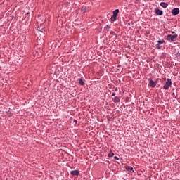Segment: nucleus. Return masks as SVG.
Returning <instances> with one entry per match:
<instances>
[{
    "mask_svg": "<svg viewBox=\"0 0 180 180\" xmlns=\"http://www.w3.org/2000/svg\"><path fill=\"white\" fill-rule=\"evenodd\" d=\"M172 85V81H171V79H167L163 89H165V91H168L169 88H171V86Z\"/></svg>",
    "mask_w": 180,
    "mask_h": 180,
    "instance_id": "1",
    "label": "nucleus"
},
{
    "mask_svg": "<svg viewBox=\"0 0 180 180\" xmlns=\"http://www.w3.org/2000/svg\"><path fill=\"white\" fill-rule=\"evenodd\" d=\"M112 15L110 18V20L111 22H115L117 18V15H119V9H115L113 12H112Z\"/></svg>",
    "mask_w": 180,
    "mask_h": 180,
    "instance_id": "2",
    "label": "nucleus"
},
{
    "mask_svg": "<svg viewBox=\"0 0 180 180\" xmlns=\"http://www.w3.org/2000/svg\"><path fill=\"white\" fill-rule=\"evenodd\" d=\"M178 37V34H174L173 35L172 34H168L167 36V40H169V41H175V39H176Z\"/></svg>",
    "mask_w": 180,
    "mask_h": 180,
    "instance_id": "3",
    "label": "nucleus"
},
{
    "mask_svg": "<svg viewBox=\"0 0 180 180\" xmlns=\"http://www.w3.org/2000/svg\"><path fill=\"white\" fill-rule=\"evenodd\" d=\"M155 13L157 16H162L164 15V11L162 10H160L158 8L155 9Z\"/></svg>",
    "mask_w": 180,
    "mask_h": 180,
    "instance_id": "4",
    "label": "nucleus"
},
{
    "mask_svg": "<svg viewBox=\"0 0 180 180\" xmlns=\"http://www.w3.org/2000/svg\"><path fill=\"white\" fill-rule=\"evenodd\" d=\"M148 81H149V85L150 86H151V88H155V86H157V84L158 82H154L151 79H149Z\"/></svg>",
    "mask_w": 180,
    "mask_h": 180,
    "instance_id": "5",
    "label": "nucleus"
},
{
    "mask_svg": "<svg viewBox=\"0 0 180 180\" xmlns=\"http://www.w3.org/2000/svg\"><path fill=\"white\" fill-rule=\"evenodd\" d=\"M179 8H176L172 10V15H173V16H176V15H179Z\"/></svg>",
    "mask_w": 180,
    "mask_h": 180,
    "instance_id": "6",
    "label": "nucleus"
},
{
    "mask_svg": "<svg viewBox=\"0 0 180 180\" xmlns=\"http://www.w3.org/2000/svg\"><path fill=\"white\" fill-rule=\"evenodd\" d=\"M70 174L72 176H78L79 175V171L78 170H72L70 172Z\"/></svg>",
    "mask_w": 180,
    "mask_h": 180,
    "instance_id": "7",
    "label": "nucleus"
},
{
    "mask_svg": "<svg viewBox=\"0 0 180 180\" xmlns=\"http://www.w3.org/2000/svg\"><path fill=\"white\" fill-rule=\"evenodd\" d=\"M160 6H162V8H168V4L165 3V2H161L160 4Z\"/></svg>",
    "mask_w": 180,
    "mask_h": 180,
    "instance_id": "8",
    "label": "nucleus"
},
{
    "mask_svg": "<svg viewBox=\"0 0 180 180\" xmlns=\"http://www.w3.org/2000/svg\"><path fill=\"white\" fill-rule=\"evenodd\" d=\"M113 102L115 103H117L119 102H120V97H117V96H115L113 99Z\"/></svg>",
    "mask_w": 180,
    "mask_h": 180,
    "instance_id": "9",
    "label": "nucleus"
},
{
    "mask_svg": "<svg viewBox=\"0 0 180 180\" xmlns=\"http://www.w3.org/2000/svg\"><path fill=\"white\" fill-rule=\"evenodd\" d=\"M79 84L82 86L85 85V82H84V80H82V79H79Z\"/></svg>",
    "mask_w": 180,
    "mask_h": 180,
    "instance_id": "10",
    "label": "nucleus"
},
{
    "mask_svg": "<svg viewBox=\"0 0 180 180\" xmlns=\"http://www.w3.org/2000/svg\"><path fill=\"white\" fill-rule=\"evenodd\" d=\"M37 30L39 32H41V33H44V32H46V30L44 28L40 29V27H38Z\"/></svg>",
    "mask_w": 180,
    "mask_h": 180,
    "instance_id": "11",
    "label": "nucleus"
},
{
    "mask_svg": "<svg viewBox=\"0 0 180 180\" xmlns=\"http://www.w3.org/2000/svg\"><path fill=\"white\" fill-rule=\"evenodd\" d=\"M157 43H158L159 44H162L163 43H165V40H164V39L160 40L159 39V40L157 41Z\"/></svg>",
    "mask_w": 180,
    "mask_h": 180,
    "instance_id": "12",
    "label": "nucleus"
},
{
    "mask_svg": "<svg viewBox=\"0 0 180 180\" xmlns=\"http://www.w3.org/2000/svg\"><path fill=\"white\" fill-rule=\"evenodd\" d=\"M127 171H132L133 172H134V170H133V167H130V166H128L127 167Z\"/></svg>",
    "mask_w": 180,
    "mask_h": 180,
    "instance_id": "13",
    "label": "nucleus"
},
{
    "mask_svg": "<svg viewBox=\"0 0 180 180\" xmlns=\"http://www.w3.org/2000/svg\"><path fill=\"white\" fill-rule=\"evenodd\" d=\"M104 29L107 30V32H109V29H110V27L108 25H107L105 26Z\"/></svg>",
    "mask_w": 180,
    "mask_h": 180,
    "instance_id": "14",
    "label": "nucleus"
},
{
    "mask_svg": "<svg viewBox=\"0 0 180 180\" xmlns=\"http://www.w3.org/2000/svg\"><path fill=\"white\" fill-rule=\"evenodd\" d=\"M113 155H115V153H113L112 152H110V153H108V157H110V158L113 157Z\"/></svg>",
    "mask_w": 180,
    "mask_h": 180,
    "instance_id": "15",
    "label": "nucleus"
},
{
    "mask_svg": "<svg viewBox=\"0 0 180 180\" xmlns=\"http://www.w3.org/2000/svg\"><path fill=\"white\" fill-rule=\"evenodd\" d=\"M82 12H86V6L82 7Z\"/></svg>",
    "mask_w": 180,
    "mask_h": 180,
    "instance_id": "16",
    "label": "nucleus"
},
{
    "mask_svg": "<svg viewBox=\"0 0 180 180\" xmlns=\"http://www.w3.org/2000/svg\"><path fill=\"white\" fill-rule=\"evenodd\" d=\"M160 45V44H159V43L156 44L155 46H156L157 49H161V46Z\"/></svg>",
    "mask_w": 180,
    "mask_h": 180,
    "instance_id": "17",
    "label": "nucleus"
},
{
    "mask_svg": "<svg viewBox=\"0 0 180 180\" xmlns=\"http://www.w3.org/2000/svg\"><path fill=\"white\" fill-rule=\"evenodd\" d=\"M176 57H180V53H179V52H177V53H176Z\"/></svg>",
    "mask_w": 180,
    "mask_h": 180,
    "instance_id": "18",
    "label": "nucleus"
},
{
    "mask_svg": "<svg viewBox=\"0 0 180 180\" xmlns=\"http://www.w3.org/2000/svg\"><path fill=\"white\" fill-rule=\"evenodd\" d=\"M114 160H119V157L115 156V157H114Z\"/></svg>",
    "mask_w": 180,
    "mask_h": 180,
    "instance_id": "19",
    "label": "nucleus"
},
{
    "mask_svg": "<svg viewBox=\"0 0 180 180\" xmlns=\"http://www.w3.org/2000/svg\"><path fill=\"white\" fill-rule=\"evenodd\" d=\"M116 96V93H112V96Z\"/></svg>",
    "mask_w": 180,
    "mask_h": 180,
    "instance_id": "20",
    "label": "nucleus"
},
{
    "mask_svg": "<svg viewBox=\"0 0 180 180\" xmlns=\"http://www.w3.org/2000/svg\"><path fill=\"white\" fill-rule=\"evenodd\" d=\"M115 91H118L117 87H116V88L115 89Z\"/></svg>",
    "mask_w": 180,
    "mask_h": 180,
    "instance_id": "21",
    "label": "nucleus"
},
{
    "mask_svg": "<svg viewBox=\"0 0 180 180\" xmlns=\"http://www.w3.org/2000/svg\"><path fill=\"white\" fill-rule=\"evenodd\" d=\"M77 120H74V123H77Z\"/></svg>",
    "mask_w": 180,
    "mask_h": 180,
    "instance_id": "22",
    "label": "nucleus"
},
{
    "mask_svg": "<svg viewBox=\"0 0 180 180\" xmlns=\"http://www.w3.org/2000/svg\"><path fill=\"white\" fill-rule=\"evenodd\" d=\"M172 33L174 34V33H175V32H172Z\"/></svg>",
    "mask_w": 180,
    "mask_h": 180,
    "instance_id": "23",
    "label": "nucleus"
},
{
    "mask_svg": "<svg viewBox=\"0 0 180 180\" xmlns=\"http://www.w3.org/2000/svg\"><path fill=\"white\" fill-rule=\"evenodd\" d=\"M172 95H175V93H173Z\"/></svg>",
    "mask_w": 180,
    "mask_h": 180,
    "instance_id": "24",
    "label": "nucleus"
},
{
    "mask_svg": "<svg viewBox=\"0 0 180 180\" xmlns=\"http://www.w3.org/2000/svg\"><path fill=\"white\" fill-rule=\"evenodd\" d=\"M129 25H130V23H128Z\"/></svg>",
    "mask_w": 180,
    "mask_h": 180,
    "instance_id": "25",
    "label": "nucleus"
}]
</instances>
